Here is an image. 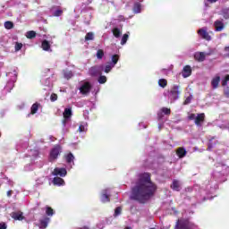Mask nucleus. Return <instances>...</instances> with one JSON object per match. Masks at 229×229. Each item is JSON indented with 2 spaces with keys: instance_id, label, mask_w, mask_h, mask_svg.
<instances>
[{
  "instance_id": "f257e3e1",
  "label": "nucleus",
  "mask_w": 229,
  "mask_h": 229,
  "mask_svg": "<svg viewBox=\"0 0 229 229\" xmlns=\"http://www.w3.org/2000/svg\"><path fill=\"white\" fill-rule=\"evenodd\" d=\"M229 174V163H221L218 162L215 165V168L212 173L211 180L206 181L200 191L199 194L197 195L198 203H201L206 199H214V192L217 191L218 184L226 182V174Z\"/></svg>"
},
{
  "instance_id": "f03ea898",
  "label": "nucleus",
  "mask_w": 229,
  "mask_h": 229,
  "mask_svg": "<svg viewBox=\"0 0 229 229\" xmlns=\"http://www.w3.org/2000/svg\"><path fill=\"white\" fill-rule=\"evenodd\" d=\"M158 187L151 182V174L143 173L139 175L136 185L131 189V199L139 203L149 201L157 193Z\"/></svg>"
},
{
  "instance_id": "7ed1b4c3",
  "label": "nucleus",
  "mask_w": 229,
  "mask_h": 229,
  "mask_svg": "<svg viewBox=\"0 0 229 229\" xmlns=\"http://www.w3.org/2000/svg\"><path fill=\"white\" fill-rule=\"evenodd\" d=\"M174 229H199V227L189 219L181 218L177 221Z\"/></svg>"
},
{
  "instance_id": "20e7f679",
  "label": "nucleus",
  "mask_w": 229,
  "mask_h": 229,
  "mask_svg": "<svg viewBox=\"0 0 229 229\" xmlns=\"http://www.w3.org/2000/svg\"><path fill=\"white\" fill-rule=\"evenodd\" d=\"M60 153H62V146L55 145L49 154L50 162L56 160V158H58V156L60 155Z\"/></svg>"
},
{
  "instance_id": "39448f33",
  "label": "nucleus",
  "mask_w": 229,
  "mask_h": 229,
  "mask_svg": "<svg viewBox=\"0 0 229 229\" xmlns=\"http://www.w3.org/2000/svg\"><path fill=\"white\" fill-rule=\"evenodd\" d=\"M89 74L92 78H98V76H101V74H103V71L101 70V66H99V65L91 66L89 69Z\"/></svg>"
},
{
  "instance_id": "423d86ee",
  "label": "nucleus",
  "mask_w": 229,
  "mask_h": 229,
  "mask_svg": "<svg viewBox=\"0 0 229 229\" xmlns=\"http://www.w3.org/2000/svg\"><path fill=\"white\" fill-rule=\"evenodd\" d=\"M81 94L83 96H87V94H90V90H92V84L90 82H84L79 89Z\"/></svg>"
},
{
  "instance_id": "0eeeda50",
  "label": "nucleus",
  "mask_w": 229,
  "mask_h": 229,
  "mask_svg": "<svg viewBox=\"0 0 229 229\" xmlns=\"http://www.w3.org/2000/svg\"><path fill=\"white\" fill-rule=\"evenodd\" d=\"M52 174L53 176H61V178H64L67 176V169L56 167L52 172Z\"/></svg>"
},
{
  "instance_id": "6e6552de",
  "label": "nucleus",
  "mask_w": 229,
  "mask_h": 229,
  "mask_svg": "<svg viewBox=\"0 0 229 229\" xmlns=\"http://www.w3.org/2000/svg\"><path fill=\"white\" fill-rule=\"evenodd\" d=\"M215 31H223L225 30V21L223 19L216 20L214 24Z\"/></svg>"
},
{
  "instance_id": "1a4fd4ad",
  "label": "nucleus",
  "mask_w": 229,
  "mask_h": 229,
  "mask_svg": "<svg viewBox=\"0 0 229 229\" xmlns=\"http://www.w3.org/2000/svg\"><path fill=\"white\" fill-rule=\"evenodd\" d=\"M198 34L199 35V37H201V38H204V40H208V41L212 40V38L210 37V35L207 31V28L199 29L198 30Z\"/></svg>"
},
{
  "instance_id": "9d476101",
  "label": "nucleus",
  "mask_w": 229,
  "mask_h": 229,
  "mask_svg": "<svg viewBox=\"0 0 229 229\" xmlns=\"http://www.w3.org/2000/svg\"><path fill=\"white\" fill-rule=\"evenodd\" d=\"M165 115H171V108L162 107L157 112V119L160 121Z\"/></svg>"
},
{
  "instance_id": "9b49d317",
  "label": "nucleus",
  "mask_w": 229,
  "mask_h": 229,
  "mask_svg": "<svg viewBox=\"0 0 229 229\" xmlns=\"http://www.w3.org/2000/svg\"><path fill=\"white\" fill-rule=\"evenodd\" d=\"M210 55V53H205V52H197L194 54V58L198 62H205L206 56Z\"/></svg>"
},
{
  "instance_id": "f8f14e48",
  "label": "nucleus",
  "mask_w": 229,
  "mask_h": 229,
  "mask_svg": "<svg viewBox=\"0 0 229 229\" xmlns=\"http://www.w3.org/2000/svg\"><path fill=\"white\" fill-rule=\"evenodd\" d=\"M180 94H182V91L180 90V86H174L173 87V101H178V99H180Z\"/></svg>"
},
{
  "instance_id": "ddd939ff",
  "label": "nucleus",
  "mask_w": 229,
  "mask_h": 229,
  "mask_svg": "<svg viewBox=\"0 0 229 229\" xmlns=\"http://www.w3.org/2000/svg\"><path fill=\"white\" fill-rule=\"evenodd\" d=\"M64 121L63 123L65 124L69 119L72 116V110L71 108H65L63 114Z\"/></svg>"
},
{
  "instance_id": "4468645a",
  "label": "nucleus",
  "mask_w": 229,
  "mask_h": 229,
  "mask_svg": "<svg viewBox=\"0 0 229 229\" xmlns=\"http://www.w3.org/2000/svg\"><path fill=\"white\" fill-rule=\"evenodd\" d=\"M176 155L178 158H185V157H187V149L183 147H180L176 149Z\"/></svg>"
},
{
  "instance_id": "2eb2a0df",
  "label": "nucleus",
  "mask_w": 229,
  "mask_h": 229,
  "mask_svg": "<svg viewBox=\"0 0 229 229\" xmlns=\"http://www.w3.org/2000/svg\"><path fill=\"white\" fill-rule=\"evenodd\" d=\"M182 74L184 78H189V76L192 74V68L191 65L184 66Z\"/></svg>"
},
{
  "instance_id": "dca6fc26",
  "label": "nucleus",
  "mask_w": 229,
  "mask_h": 229,
  "mask_svg": "<svg viewBox=\"0 0 229 229\" xmlns=\"http://www.w3.org/2000/svg\"><path fill=\"white\" fill-rule=\"evenodd\" d=\"M182 185H183V182H182V181L174 180L173 181V191H176L177 192H179V191H182Z\"/></svg>"
},
{
  "instance_id": "f3484780",
  "label": "nucleus",
  "mask_w": 229,
  "mask_h": 229,
  "mask_svg": "<svg viewBox=\"0 0 229 229\" xmlns=\"http://www.w3.org/2000/svg\"><path fill=\"white\" fill-rule=\"evenodd\" d=\"M11 216L13 219H14L15 221H22V219H24V216L22 214L21 211H18V212H13L11 214Z\"/></svg>"
},
{
  "instance_id": "a211bd4d",
  "label": "nucleus",
  "mask_w": 229,
  "mask_h": 229,
  "mask_svg": "<svg viewBox=\"0 0 229 229\" xmlns=\"http://www.w3.org/2000/svg\"><path fill=\"white\" fill-rule=\"evenodd\" d=\"M205 121V114H199L195 118L196 126H201V123Z\"/></svg>"
},
{
  "instance_id": "6ab92c4d",
  "label": "nucleus",
  "mask_w": 229,
  "mask_h": 229,
  "mask_svg": "<svg viewBox=\"0 0 229 229\" xmlns=\"http://www.w3.org/2000/svg\"><path fill=\"white\" fill-rule=\"evenodd\" d=\"M64 158L66 164H74V155H72L71 152L64 155Z\"/></svg>"
},
{
  "instance_id": "aec40b11",
  "label": "nucleus",
  "mask_w": 229,
  "mask_h": 229,
  "mask_svg": "<svg viewBox=\"0 0 229 229\" xmlns=\"http://www.w3.org/2000/svg\"><path fill=\"white\" fill-rule=\"evenodd\" d=\"M101 201L102 203L110 202V196L108 195V191L105 190L101 194Z\"/></svg>"
},
{
  "instance_id": "412c9836",
  "label": "nucleus",
  "mask_w": 229,
  "mask_h": 229,
  "mask_svg": "<svg viewBox=\"0 0 229 229\" xmlns=\"http://www.w3.org/2000/svg\"><path fill=\"white\" fill-rule=\"evenodd\" d=\"M52 183H53L54 185H58V186H60V185H65V181H64L63 178L56 176V177H55V178L53 179Z\"/></svg>"
},
{
  "instance_id": "4be33fe9",
  "label": "nucleus",
  "mask_w": 229,
  "mask_h": 229,
  "mask_svg": "<svg viewBox=\"0 0 229 229\" xmlns=\"http://www.w3.org/2000/svg\"><path fill=\"white\" fill-rule=\"evenodd\" d=\"M221 81V77L216 76L211 81V85L213 89H217L219 87V82Z\"/></svg>"
},
{
  "instance_id": "5701e85b",
  "label": "nucleus",
  "mask_w": 229,
  "mask_h": 229,
  "mask_svg": "<svg viewBox=\"0 0 229 229\" xmlns=\"http://www.w3.org/2000/svg\"><path fill=\"white\" fill-rule=\"evenodd\" d=\"M38 108H40V104H38V102L34 103L30 107L31 115H35V114L38 112Z\"/></svg>"
},
{
  "instance_id": "b1692460",
  "label": "nucleus",
  "mask_w": 229,
  "mask_h": 229,
  "mask_svg": "<svg viewBox=\"0 0 229 229\" xmlns=\"http://www.w3.org/2000/svg\"><path fill=\"white\" fill-rule=\"evenodd\" d=\"M41 47L43 51H49V49H51V44H49V41L45 39L41 43Z\"/></svg>"
},
{
  "instance_id": "393cba45",
  "label": "nucleus",
  "mask_w": 229,
  "mask_h": 229,
  "mask_svg": "<svg viewBox=\"0 0 229 229\" xmlns=\"http://www.w3.org/2000/svg\"><path fill=\"white\" fill-rule=\"evenodd\" d=\"M220 15L224 17V19L228 20L229 19V7L228 8H223L220 11Z\"/></svg>"
},
{
  "instance_id": "a878e982",
  "label": "nucleus",
  "mask_w": 229,
  "mask_h": 229,
  "mask_svg": "<svg viewBox=\"0 0 229 229\" xmlns=\"http://www.w3.org/2000/svg\"><path fill=\"white\" fill-rule=\"evenodd\" d=\"M40 228H47V225L49 224V217H45L39 221Z\"/></svg>"
},
{
  "instance_id": "bb28decb",
  "label": "nucleus",
  "mask_w": 229,
  "mask_h": 229,
  "mask_svg": "<svg viewBox=\"0 0 229 229\" xmlns=\"http://www.w3.org/2000/svg\"><path fill=\"white\" fill-rule=\"evenodd\" d=\"M216 142H217V140H216V138H212L211 140H209V142L208 144V151H212V148H214V146Z\"/></svg>"
},
{
  "instance_id": "cd10ccee",
  "label": "nucleus",
  "mask_w": 229,
  "mask_h": 229,
  "mask_svg": "<svg viewBox=\"0 0 229 229\" xmlns=\"http://www.w3.org/2000/svg\"><path fill=\"white\" fill-rule=\"evenodd\" d=\"M112 31H113L114 37H115V38H119V37H121V35H122L121 30L119 28H114Z\"/></svg>"
},
{
  "instance_id": "c85d7f7f",
  "label": "nucleus",
  "mask_w": 229,
  "mask_h": 229,
  "mask_svg": "<svg viewBox=\"0 0 229 229\" xmlns=\"http://www.w3.org/2000/svg\"><path fill=\"white\" fill-rule=\"evenodd\" d=\"M46 214L49 217L53 216L55 215V210H53V208L47 206L46 208Z\"/></svg>"
},
{
  "instance_id": "c756f323",
  "label": "nucleus",
  "mask_w": 229,
  "mask_h": 229,
  "mask_svg": "<svg viewBox=\"0 0 229 229\" xmlns=\"http://www.w3.org/2000/svg\"><path fill=\"white\" fill-rule=\"evenodd\" d=\"M103 56H105V51L103 49H98L97 51V58H98V60H103Z\"/></svg>"
},
{
  "instance_id": "7c9ffc66",
  "label": "nucleus",
  "mask_w": 229,
  "mask_h": 229,
  "mask_svg": "<svg viewBox=\"0 0 229 229\" xmlns=\"http://www.w3.org/2000/svg\"><path fill=\"white\" fill-rule=\"evenodd\" d=\"M158 85H159V87L165 89V87H167V81L165 79H160L158 81Z\"/></svg>"
},
{
  "instance_id": "2f4dec72",
  "label": "nucleus",
  "mask_w": 229,
  "mask_h": 229,
  "mask_svg": "<svg viewBox=\"0 0 229 229\" xmlns=\"http://www.w3.org/2000/svg\"><path fill=\"white\" fill-rule=\"evenodd\" d=\"M26 37L27 38H35V37H37V32H35L34 30H30L27 32Z\"/></svg>"
},
{
  "instance_id": "473e14b6",
  "label": "nucleus",
  "mask_w": 229,
  "mask_h": 229,
  "mask_svg": "<svg viewBox=\"0 0 229 229\" xmlns=\"http://www.w3.org/2000/svg\"><path fill=\"white\" fill-rule=\"evenodd\" d=\"M4 28H5V30H13V22L10 21H5L4 22Z\"/></svg>"
},
{
  "instance_id": "72a5a7b5",
  "label": "nucleus",
  "mask_w": 229,
  "mask_h": 229,
  "mask_svg": "<svg viewBox=\"0 0 229 229\" xmlns=\"http://www.w3.org/2000/svg\"><path fill=\"white\" fill-rule=\"evenodd\" d=\"M73 74L72 71H67L64 72V77L65 78V80H71V78H72Z\"/></svg>"
},
{
  "instance_id": "f704fd0d",
  "label": "nucleus",
  "mask_w": 229,
  "mask_h": 229,
  "mask_svg": "<svg viewBox=\"0 0 229 229\" xmlns=\"http://www.w3.org/2000/svg\"><path fill=\"white\" fill-rule=\"evenodd\" d=\"M112 62H113V67H115V65L119 62V55H114L112 56Z\"/></svg>"
},
{
  "instance_id": "c9c22d12",
  "label": "nucleus",
  "mask_w": 229,
  "mask_h": 229,
  "mask_svg": "<svg viewBox=\"0 0 229 229\" xmlns=\"http://www.w3.org/2000/svg\"><path fill=\"white\" fill-rule=\"evenodd\" d=\"M99 77H98V83H100V85H103L106 81V76H105V75H98Z\"/></svg>"
},
{
  "instance_id": "e433bc0d",
  "label": "nucleus",
  "mask_w": 229,
  "mask_h": 229,
  "mask_svg": "<svg viewBox=\"0 0 229 229\" xmlns=\"http://www.w3.org/2000/svg\"><path fill=\"white\" fill-rule=\"evenodd\" d=\"M85 40H94V33L93 32H88L85 36Z\"/></svg>"
},
{
  "instance_id": "4c0bfd02",
  "label": "nucleus",
  "mask_w": 229,
  "mask_h": 229,
  "mask_svg": "<svg viewBox=\"0 0 229 229\" xmlns=\"http://www.w3.org/2000/svg\"><path fill=\"white\" fill-rule=\"evenodd\" d=\"M129 35L128 34H123L122 40H121V45L124 46V44H126V42H128V38H129Z\"/></svg>"
},
{
  "instance_id": "58836bf2",
  "label": "nucleus",
  "mask_w": 229,
  "mask_h": 229,
  "mask_svg": "<svg viewBox=\"0 0 229 229\" xmlns=\"http://www.w3.org/2000/svg\"><path fill=\"white\" fill-rule=\"evenodd\" d=\"M121 212H123V208L121 207H117L114 209V217H117V216H121Z\"/></svg>"
},
{
  "instance_id": "ea45409f",
  "label": "nucleus",
  "mask_w": 229,
  "mask_h": 229,
  "mask_svg": "<svg viewBox=\"0 0 229 229\" xmlns=\"http://www.w3.org/2000/svg\"><path fill=\"white\" fill-rule=\"evenodd\" d=\"M62 13H64V11L57 9L56 11H55L54 13V17H60V15H62Z\"/></svg>"
},
{
  "instance_id": "a19ab883",
  "label": "nucleus",
  "mask_w": 229,
  "mask_h": 229,
  "mask_svg": "<svg viewBox=\"0 0 229 229\" xmlns=\"http://www.w3.org/2000/svg\"><path fill=\"white\" fill-rule=\"evenodd\" d=\"M14 47H15V51H21V49H22V43L16 42Z\"/></svg>"
},
{
  "instance_id": "79ce46f5",
  "label": "nucleus",
  "mask_w": 229,
  "mask_h": 229,
  "mask_svg": "<svg viewBox=\"0 0 229 229\" xmlns=\"http://www.w3.org/2000/svg\"><path fill=\"white\" fill-rule=\"evenodd\" d=\"M134 12H136V13H140V4H134Z\"/></svg>"
},
{
  "instance_id": "37998d69",
  "label": "nucleus",
  "mask_w": 229,
  "mask_h": 229,
  "mask_svg": "<svg viewBox=\"0 0 229 229\" xmlns=\"http://www.w3.org/2000/svg\"><path fill=\"white\" fill-rule=\"evenodd\" d=\"M58 99V95H56L55 93H53L51 96H50V100L52 102H55Z\"/></svg>"
},
{
  "instance_id": "c03bdc74",
  "label": "nucleus",
  "mask_w": 229,
  "mask_h": 229,
  "mask_svg": "<svg viewBox=\"0 0 229 229\" xmlns=\"http://www.w3.org/2000/svg\"><path fill=\"white\" fill-rule=\"evenodd\" d=\"M114 67V65H110V64H107L104 70L105 72L108 73L110 72V71H112V68Z\"/></svg>"
},
{
  "instance_id": "a18cd8bd",
  "label": "nucleus",
  "mask_w": 229,
  "mask_h": 229,
  "mask_svg": "<svg viewBox=\"0 0 229 229\" xmlns=\"http://www.w3.org/2000/svg\"><path fill=\"white\" fill-rule=\"evenodd\" d=\"M228 81H229V75H227L225 79L222 81L223 87H226L228 85Z\"/></svg>"
},
{
  "instance_id": "49530a36",
  "label": "nucleus",
  "mask_w": 229,
  "mask_h": 229,
  "mask_svg": "<svg viewBox=\"0 0 229 229\" xmlns=\"http://www.w3.org/2000/svg\"><path fill=\"white\" fill-rule=\"evenodd\" d=\"M192 101V95H190L184 101V105H189Z\"/></svg>"
},
{
  "instance_id": "de8ad7c7",
  "label": "nucleus",
  "mask_w": 229,
  "mask_h": 229,
  "mask_svg": "<svg viewBox=\"0 0 229 229\" xmlns=\"http://www.w3.org/2000/svg\"><path fill=\"white\" fill-rule=\"evenodd\" d=\"M217 1H219V0H205L204 4H205V6H208V4L207 3L214 4V3H217Z\"/></svg>"
},
{
  "instance_id": "09e8293b",
  "label": "nucleus",
  "mask_w": 229,
  "mask_h": 229,
  "mask_svg": "<svg viewBox=\"0 0 229 229\" xmlns=\"http://www.w3.org/2000/svg\"><path fill=\"white\" fill-rule=\"evenodd\" d=\"M193 191H194V188H192V187H187L185 189L186 194H189V193L193 192Z\"/></svg>"
},
{
  "instance_id": "8fccbe9b",
  "label": "nucleus",
  "mask_w": 229,
  "mask_h": 229,
  "mask_svg": "<svg viewBox=\"0 0 229 229\" xmlns=\"http://www.w3.org/2000/svg\"><path fill=\"white\" fill-rule=\"evenodd\" d=\"M196 117H197V115L194 114H191L189 115L190 121H196Z\"/></svg>"
},
{
  "instance_id": "3c124183",
  "label": "nucleus",
  "mask_w": 229,
  "mask_h": 229,
  "mask_svg": "<svg viewBox=\"0 0 229 229\" xmlns=\"http://www.w3.org/2000/svg\"><path fill=\"white\" fill-rule=\"evenodd\" d=\"M6 228H8V226L6 225V223H4V222L0 223V229H6Z\"/></svg>"
},
{
  "instance_id": "603ef678",
  "label": "nucleus",
  "mask_w": 229,
  "mask_h": 229,
  "mask_svg": "<svg viewBox=\"0 0 229 229\" xmlns=\"http://www.w3.org/2000/svg\"><path fill=\"white\" fill-rule=\"evenodd\" d=\"M224 92L226 98H229V87L225 88Z\"/></svg>"
},
{
  "instance_id": "864d4df0",
  "label": "nucleus",
  "mask_w": 229,
  "mask_h": 229,
  "mask_svg": "<svg viewBox=\"0 0 229 229\" xmlns=\"http://www.w3.org/2000/svg\"><path fill=\"white\" fill-rule=\"evenodd\" d=\"M79 131H85V126H83V125H80V127H79Z\"/></svg>"
},
{
  "instance_id": "5fc2aeb1",
  "label": "nucleus",
  "mask_w": 229,
  "mask_h": 229,
  "mask_svg": "<svg viewBox=\"0 0 229 229\" xmlns=\"http://www.w3.org/2000/svg\"><path fill=\"white\" fill-rule=\"evenodd\" d=\"M225 52L226 53V56L229 57V47H225Z\"/></svg>"
},
{
  "instance_id": "6e6d98bb",
  "label": "nucleus",
  "mask_w": 229,
  "mask_h": 229,
  "mask_svg": "<svg viewBox=\"0 0 229 229\" xmlns=\"http://www.w3.org/2000/svg\"><path fill=\"white\" fill-rule=\"evenodd\" d=\"M12 194H13V191L10 190L7 191L8 198H11Z\"/></svg>"
},
{
  "instance_id": "4d7b16f0",
  "label": "nucleus",
  "mask_w": 229,
  "mask_h": 229,
  "mask_svg": "<svg viewBox=\"0 0 229 229\" xmlns=\"http://www.w3.org/2000/svg\"><path fill=\"white\" fill-rule=\"evenodd\" d=\"M85 24H87V26H89L90 24V21H85Z\"/></svg>"
},
{
  "instance_id": "13d9d810",
  "label": "nucleus",
  "mask_w": 229,
  "mask_h": 229,
  "mask_svg": "<svg viewBox=\"0 0 229 229\" xmlns=\"http://www.w3.org/2000/svg\"><path fill=\"white\" fill-rule=\"evenodd\" d=\"M220 37H226V34L223 33V34L220 35Z\"/></svg>"
},
{
  "instance_id": "bf43d9fd",
  "label": "nucleus",
  "mask_w": 229,
  "mask_h": 229,
  "mask_svg": "<svg viewBox=\"0 0 229 229\" xmlns=\"http://www.w3.org/2000/svg\"><path fill=\"white\" fill-rule=\"evenodd\" d=\"M124 229H131V227H125Z\"/></svg>"
},
{
  "instance_id": "052dcab7",
  "label": "nucleus",
  "mask_w": 229,
  "mask_h": 229,
  "mask_svg": "<svg viewBox=\"0 0 229 229\" xmlns=\"http://www.w3.org/2000/svg\"><path fill=\"white\" fill-rule=\"evenodd\" d=\"M170 187L173 189V184H171Z\"/></svg>"
}]
</instances>
